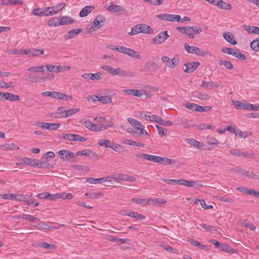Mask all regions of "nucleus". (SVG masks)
Returning a JSON list of instances; mask_svg holds the SVG:
<instances>
[{"mask_svg":"<svg viewBox=\"0 0 259 259\" xmlns=\"http://www.w3.org/2000/svg\"><path fill=\"white\" fill-rule=\"evenodd\" d=\"M219 65L220 66L224 65L227 68L229 69L233 68V65L230 61L221 60L219 62Z\"/></svg>","mask_w":259,"mask_h":259,"instance_id":"48","label":"nucleus"},{"mask_svg":"<svg viewBox=\"0 0 259 259\" xmlns=\"http://www.w3.org/2000/svg\"><path fill=\"white\" fill-rule=\"evenodd\" d=\"M24 197L25 195L23 194H13L12 200H14L17 201L24 202Z\"/></svg>","mask_w":259,"mask_h":259,"instance_id":"54","label":"nucleus"},{"mask_svg":"<svg viewBox=\"0 0 259 259\" xmlns=\"http://www.w3.org/2000/svg\"><path fill=\"white\" fill-rule=\"evenodd\" d=\"M32 13L33 15L38 16H48V12L46 11V8L42 11L39 8L35 9L33 10Z\"/></svg>","mask_w":259,"mask_h":259,"instance_id":"35","label":"nucleus"},{"mask_svg":"<svg viewBox=\"0 0 259 259\" xmlns=\"http://www.w3.org/2000/svg\"><path fill=\"white\" fill-rule=\"evenodd\" d=\"M94 9L93 6H88L84 7L79 13L80 17H83L87 16Z\"/></svg>","mask_w":259,"mask_h":259,"instance_id":"29","label":"nucleus"},{"mask_svg":"<svg viewBox=\"0 0 259 259\" xmlns=\"http://www.w3.org/2000/svg\"><path fill=\"white\" fill-rule=\"evenodd\" d=\"M194 97L197 98L202 100H207L209 99V96L206 94H203L199 91H195L192 93Z\"/></svg>","mask_w":259,"mask_h":259,"instance_id":"23","label":"nucleus"},{"mask_svg":"<svg viewBox=\"0 0 259 259\" xmlns=\"http://www.w3.org/2000/svg\"><path fill=\"white\" fill-rule=\"evenodd\" d=\"M58 99H61L64 101H67L72 99V97L71 96H67L66 95L62 93L58 92Z\"/></svg>","mask_w":259,"mask_h":259,"instance_id":"53","label":"nucleus"},{"mask_svg":"<svg viewBox=\"0 0 259 259\" xmlns=\"http://www.w3.org/2000/svg\"><path fill=\"white\" fill-rule=\"evenodd\" d=\"M27 204L31 207H34L39 205V203L32 195H25L24 201Z\"/></svg>","mask_w":259,"mask_h":259,"instance_id":"9","label":"nucleus"},{"mask_svg":"<svg viewBox=\"0 0 259 259\" xmlns=\"http://www.w3.org/2000/svg\"><path fill=\"white\" fill-rule=\"evenodd\" d=\"M84 125L87 128L92 131L98 132V124L93 123L90 121H87L84 122Z\"/></svg>","mask_w":259,"mask_h":259,"instance_id":"27","label":"nucleus"},{"mask_svg":"<svg viewBox=\"0 0 259 259\" xmlns=\"http://www.w3.org/2000/svg\"><path fill=\"white\" fill-rule=\"evenodd\" d=\"M219 8L226 10H230L232 9V5L221 0L219 4Z\"/></svg>","mask_w":259,"mask_h":259,"instance_id":"44","label":"nucleus"},{"mask_svg":"<svg viewBox=\"0 0 259 259\" xmlns=\"http://www.w3.org/2000/svg\"><path fill=\"white\" fill-rule=\"evenodd\" d=\"M46 67L49 72H59V66L50 64L47 65Z\"/></svg>","mask_w":259,"mask_h":259,"instance_id":"51","label":"nucleus"},{"mask_svg":"<svg viewBox=\"0 0 259 259\" xmlns=\"http://www.w3.org/2000/svg\"><path fill=\"white\" fill-rule=\"evenodd\" d=\"M245 30L251 33L259 34V27L253 26H247L244 25L243 26Z\"/></svg>","mask_w":259,"mask_h":259,"instance_id":"30","label":"nucleus"},{"mask_svg":"<svg viewBox=\"0 0 259 259\" xmlns=\"http://www.w3.org/2000/svg\"><path fill=\"white\" fill-rule=\"evenodd\" d=\"M161 60L166 65L171 68H174L177 66L179 64L178 59H176L175 58L172 59L167 56H162L161 58Z\"/></svg>","mask_w":259,"mask_h":259,"instance_id":"7","label":"nucleus"},{"mask_svg":"<svg viewBox=\"0 0 259 259\" xmlns=\"http://www.w3.org/2000/svg\"><path fill=\"white\" fill-rule=\"evenodd\" d=\"M200 226L201 227L203 228L204 229H205L207 231H209L212 232L217 231V228L215 227L211 226H209V225H206L205 224H201L200 225Z\"/></svg>","mask_w":259,"mask_h":259,"instance_id":"55","label":"nucleus"},{"mask_svg":"<svg viewBox=\"0 0 259 259\" xmlns=\"http://www.w3.org/2000/svg\"><path fill=\"white\" fill-rule=\"evenodd\" d=\"M193 31L192 27L187 26L185 34L189 36L190 38H194V35L193 34Z\"/></svg>","mask_w":259,"mask_h":259,"instance_id":"60","label":"nucleus"},{"mask_svg":"<svg viewBox=\"0 0 259 259\" xmlns=\"http://www.w3.org/2000/svg\"><path fill=\"white\" fill-rule=\"evenodd\" d=\"M174 15L168 14H160L157 15V17L161 20L174 22Z\"/></svg>","mask_w":259,"mask_h":259,"instance_id":"28","label":"nucleus"},{"mask_svg":"<svg viewBox=\"0 0 259 259\" xmlns=\"http://www.w3.org/2000/svg\"><path fill=\"white\" fill-rule=\"evenodd\" d=\"M125 214L130 217L135 218L138 220H144L145 218V217L142 214H140L137 212H134L131 210H129L128 211L125 212Z\"/></svg>","mask_w":259,"mask_h":259,"instance_id":"19","label":"nucleus"},{"mask_svg":"<svg viewBox=\"0 0 259 259\" xmlns=\"http://www.w3.org/2000/svg\"><path fill=\"white\" fill-rule=\"evenodd\" d=\"M131 201L134 203L142 204L144 203L149 204L151 201H153V199H141V198H132Z\"/></svg>","mask_w":259,"mask_h":259,"instance_id":"42","label":"nucleus"},{"mask_svg":"<svg viewBox=\"0 0 259 259\" xmlns=\"http://www.w3.org/2000/svg\"><path fill=\"white\" fill-rule=\"evenodd\" d=\"M74 20L72 19L71 17L68 16L60 17V25H67L71 24L74 22Z\"/></svg>","mask_w":259,"mask_h":259,"instance_id":"25","label":"nucleus"},{"mask_svg":"<svg viewBox=\"0 0 259 259\" xmlns=\"http://www.w3.org/2000/svg\"><path fill=\"white\" fill-rule=\"evenodd\" d=\"M81 77L87 80L92 79L93 80H99L101 78V73L98 72L96 73H87L82 74Z\"/></svg>","mask_w":259,"mask_h":259,"instance_id":"12","label":"nucleus"},{"mask_svg":"<svg viewBox=\"0 0 259 259\" xmlns=\"http://www.w3.org/2000/svg\"><path fill=\"white\" fill-rule=\"evenodd\" d=\"M141 33L140 24L135 25L132 29V31L128 32V34L130 36L136 35Z\"/></svg>","mask_w":259,"mask_h":259,"instance_id":"39","label":"nucleus"},{"mask_svg":"<svg viewBox=\"0 0 259 259\" xmlns=\"http://www.w3.org/2000/svg\"><path fill=\"white\" fill-rule=\"evenodd\" d=\"M105 20V17L99 15L97 16L95 21L92 24L90 29L99 28L103 25V22Z\"/></svg>","mask_w":259,"mask_h":259,"instance_id":"10","label":"nucleus"},{"mask_svg":"<svg viewBox=\"0 0 259 259\" xmlns=\"http://www.w3.org/2000/svg\"><path fill=\"white\" fill-rule=\"evenodd\" d=\"M137 157L140 158L145 159L146 160L155 162H158V160L160 159V156H155L152 155H149L148 154H140L137 155Z\"/></svg>","mask_w":259,"mask_h":259,"instance_id":"11","label":"nucleus"},{"mask_svg":"<svg viewBox=\"0 0 259 259\" xmlns=\"http://www.w3.org/2000/svg\"><path fill=\"white\" fill-rule=\"evenodd\" d=\"M27 78L30 82L35 83L38 81V78L31 73L27 75Z\"/></svg>","mask_w":259,"mask_h":259,"instance_id":"64","label":"nucleus"},{"mask_svg":"<svg viewBox=\"0 0 259 259\" xmlns=\"http://www.w3.org/2000/svg\"><path fill=\"white\" fill-rule=\"evenodd\" d=\"M214 83L213 82H206L203 81L201 85L202 87H203L206 89H211L213 88Z\"/></svg>","mask_w":259,"mask_h":259,"instance_id":"61","label":"nucleus"},{"mask_svg":"<svg viewBox=\"0 0 259 259\" xmlns=\"http://www.w3.org/2000/svg\"><path fill=\"white\" fill-rule=\"evenodd\" d=\"M15 148V145L13 144H7L0 146V149L11 150Z\"/></svg>","mask_w":259,"mask_h":259,"instance_id":"63","label":"nucleus"},{"mask_svg":"<svg viewBox=\"0 0 259 259\" xmlns=\"http://www.w3.org/2000/svg\"><path fill=\"white\" fill-rule=\"evenodd\" d=\"M185 141L190 145L197 149H200L202 147L201 143L195 140L194 139L186 138Z\"/></svg>","mask_w":259,"mask_h":259,"instance_id":"21","label":"nucleus"},{"mask_svg":"<svg viewBox=\"0 0 259 259\" xmlns=\"http://www.w3.org/2000/svg\"><path fill=\"white\" fill-rule=\"evenodd\" d=\"M230 153L233 155L239 157H246L248 154L242 150L238 149H232L230 151Z\"/></svg>","mask_w":259,"mask_h":259,"instance_id":"16","label":"nucleus"},{"mask_svg":"<svg viewBox=\"0 0 259 259\" xmlns=\"http://www.w3.org/2000/svg\"><path fill=\"white\" fill-rule=\"evenodd\" d=\"M108 10L110 12L118 13L123 10L124 9L120 6L113 5L112 3L111 5L108 7Z\"/></svg>","mask_w":259,"mask_h":259,"instance_id":"40","label":"nucleus"},{"mask_svg":"<svg viewBox=\"0 0 259 259\" xmlns=\"http://www.w3.org/2000/svg\"><path fill=\"white\" fill-rule=\"evenodd\" d=\"M61 126L60 123H48L47 130H55L58 129Z\"/></svg>","mask_w":259,"mask_h":259,"instance_id":"59","label":"nucleus"},{"mask_svg":"<svg viewBox=\"0 0 259 259\" xmlns=\"http://www.w3.org/2000/svg\"><path fill=\"white\" fill-rule=\"evenodd\" d=\"M127 121L132 126L138 131L143 130V128L145 127V126L140 121L132 117L128 118Z\"/></svg>","mask_w":259,"mask_h":259,"instance_id":"13","label":"nucleus"},{"mask_svg":"<svg viewBox=\"0 0 259 259\" xmlns=\"http://www.w3.org/2000/svg\"><path fill=\"white\" fill-rule=\"evenodd\" d=\"M121 142L124 144H127L131 146H135L138 147H144L145 145L142 143L136 142L132 140L123 139Z\"/></svg>","mask_w":259,"mask_h":259,"instance_id":"22","label":"nucleus"},{"mask_svg":"<svg viewBox=\"0 0 259 259\" xmlns=\"http://www.w3.org/2000/svg\"><path fill=\"white\" fill-rule=\"evenodd\" d=\"M98 144L100 146H104L106 148H110L111 146V142L108 140H99Z\"/></svg>","mask_w":259,"mask_h":259,"instance_id":"46","label":"nucleus"},{"mask_svg":"<svg viewBox=\"0 0 259 259\" xmlns=\"http://www.w3.org/2000/svg\"><path fill=\"white\" fill-rule=\"evenodd\" d=\"M145 119H146L147 120L152 121H155L157 123H159L160 118V116H159L157 115H152V116H150V115H147L146 114H145Z\"/></svg>","mask_w":259,"mask_h":259,"instance_id":"50","label":"nucleus"},{"mask_svg":"<svg viewBox=\"0 0 259 259\" xmlns=\"http://www.w3.org/2000/svg\"><path fill=\"white\" fill-rule=\"evenodd\" d=\"M54 194H50L48 192H43L38 194L36 197L40 199H46L48 200H54Z\"/></svg>","mask_w":259,"mask_h":259,"instance_id":"36","label":"nucleus"},{"mask_svg":"<svg viewBox=\"0 0 259 259\" xmlns=\"http://www.w3.org/2000/svg\"><path fill=\"white\" fill-rule=\"evenodd\" d=\"M160 159L158 160V162L159 163L163 164H171L172 163H174L175 162L173 160L169 159L167 157H160Z\"/></svg>","mask_w":259,"mask_h":259,"instance_id":"45","label":"nucleus"},{"mask_svg":"<svg viewBox=\"0 0 259 259\" xmlns=\"http://www.w3.org/2000/svg\"><path fill=\"white\" fill-rule=\"evenodd\" d=\"M123 174H115L112 177V178L113 179V180L114 181L117 182L118 183H120L121 181H123Z\"/></svg>","mask_w":259,"mask_h":259,"instance_id":"58","label":"nucleus"},{"mask_svg":"<svg viewBox=\"0 0 259 259\" xmlns=\"http://www.w3.org/2000/svg\"><path fill=\"white\" fill-rule=\"evenodd\" d=\"M125 55H127L130 57L135 58V59H139L140 58V56L138 52L134 50L133 49L128 48L126 51V53Z\"/></svg>","mask_w":259,"mask_h":259,"instance_id":"38","label":"nucleus"},{"mask_svg":"<svg viewBox=\"0 0 259 259\" xmlns=\"http://www.w3.org/2000/svg\"><path fill=\"white\" fill-rule=\"evenodd\" d=\"M44 54V50L32 48L29 49V57H38Z\"/></svg>","mask_w":259,"mask_h":259,"instance_id":"24","label":"nucleus"},{"mask_svg":"<svg viewBox=\"0 0 259 259\" xmlns=\"http://www.w3.org/2000/svg\"><path fill=\"white\" fill-rule=\"evenodd\" d=\"M85 195L88 198L91 199L97 198L100 196H102V194L101 193H87Z\"/></svg>","mask_w":259,"mask_h":259,"instance_id":"56","label":"nucleus"},{"mask_svg":"<svg viewBox=\"0 0 259 259\" xmlns=\"http://www.w3.org/2000/svg\"><path fill=\"white\" fill-rule=\"evenodd\" d=\"M0 4L3 5H17V4H22V2L18 0H1Z\"/></svg>","mask_w":259,"mask_h":259,"instance_id":"37","label":"nucleus"},{"mask_svg":"<svg viewBox=\"0 0 259 259\" xmlns=\"http://www.w3.org/2000/svg\"><path fill=\"white\" fill-rule=\"evenodd\" d=\"M179 182L180 185L193 188L195 189H198L203 186L202 184L198 181H189L181 179V181Z\"/></svg>","mask_w":259,"mask_h":259,"instance_id":"2","label":"nucleus"},{"mask_svg":"<svg viewBox=\"0 0 259 259\" xmlns=\"http://www.w3.org/2000/svg\"><path fill=\"white\" fill-rule=\"evenodd\" d=\"M185 48L188 53L195 54L198 56H203L204 55V52L199 48L195 46H190L188 44H185Z\"/></svg>","mask_w":259,"mask_h":259,"instance_id":"5","label":"nucleus"},{"mask_svg":"<svg viewBox=\"0 0 259 259\" xmlns=\"http://www.w3.org/2000/svg\"><path fill=\"white\" fill-rule=\"evenodd\" d=\"M54 200L61 198L62 199L71 200L73 198V195L71 193L61 192L54 194Z\"/></svg>","mask_w":259,"mask_h":259,"instance_id":"14","label":"nucleus"},{"mask_svg":"<svg viewBox=\"0 0 259 259\" xmlns=\"http://www.w3.org/2000/svg\"><path fill=\"white\" fill-rule=\"evenodd\" d=\"M184 106L186 108L192 111H197L198 106V105L197 104L194 103H187Z\"/></svg>","mask_w":259,"mask_h":259,"instance_id":"52","label":"nucleus"},{"mask_svg":"<svg viewBox=\"0 0 259 259\" xmlns=\"http://www.w3.org/2000/svg\"><path fill=\"white\" fill-rule=\"evenodd\" d=\"M101 68L107 71L113 76L118 75L122 77H125L127 75V72L120 68H114L111 66L103 65L101 66Z\"/></svg>","mask_w":259,"mask_h":259,"instance_id":"1","label":"nucleus"},{"mask_svg":"<svg viewBox=\"0 0 259 259\" xmlns=\"http://www.w3.org/2000/svg\"><path fill=\"white\" fill-rule=\"evenodd\" d=\"M82 31L81 28L76 29L70 30L68 32L67 34L65 35V38L66 39H71L74 37L75 36L81 33Z\"/></svg>","mask_w":259,"mask_h":259,"instance_id":"17","label":"nucleus"},{"mask_svg":"<svg viewBox=\"0 0 259 259\" xmlns=\"http://www.w3.org/2000/svg\"><path fill=\"white\" fill-rule=\"evenodd\" d=\"M66 6V4L65 3H61L55 6L46 8V11L48 12L49 15H54L55 14H58L60 11H61L63 8L65 7Z\"/></svg>","mask_w":259,"mask_h":259,"instance_id":"4","label":"nucleus"},{"mask_svg":"<svg viewBox=\"0 0 259 259\" xmlns=\"http://www.w3.org/2000/svg\"><path fill=\"white\" fill-rule=\"evenodd\" d=\"M141 33L152 34L153 33V29L149 26L145 24H140Z\"/></svg>","mask_w":259,"mask_h":259,"instance_id":"33","label":"nucleus"},{"mask_svg":"<svg viewBox=\"0 0 259 259\" xmlns=\"http://www.w3.org/2000/svg\"><path fill=\"white\" fill-rule=\"evenodd\" d=\"M236 51H237L236 49H233V48H229L225 47V48H223L222 49V52L223 53H226V54H229V55H233L234 56H235V55H236L235 54Z\"/></svg>","mask_w":259,"mask_h":259,"instance_id":"49","label":"nucleus"},{"mask_svg":"<svg viewBox=\"0 0 259 259\" xmlns=\"http://www.w3.org/2000/svg\"><path fill=\"white\" fill-rule=\"evenodd\" d=\"M58 155L61 158L65 160H69L75 158V154L68 150H61L59 151Z\"/></svg>","mask_w":259,"mask_h":259,"instance_id":"8","label":"nucleus"},{"mask_svg":"<svg viewBox=\"0 0 259 259\" xmlns=\"http://www.w3.org/2000/svg\"><path fill=\"white\" fill-rule=\"evenodd\" d=\"M39 245L40 247L45 248H51L53 249L55 248V245L52 244H49L46 242H40Z\"/></svg>","mask_w":259,"mask_h":259,"instance_id":"62","label":"nucleus"},{"mask_svg":"<svg viewBox=\"0 0 259 259\" xmlns=\"http://www.w3.org/2000/svg\"><path fill=\"white\" fill-rule=\"evenodd\" d=\"M110 148L113 149L115 151L120 152L122 150V147L120 145L117 143H113L111 144Z\"/></svg>","mask_w":259,"mask_h":259,"instance_id":"57","label":"nucleus"},{"mask_svg":"<svg viewBox=\"0 0 259 259\" xmlns=\"http://www.w3.org/2000/svg\"><path fill=\"white\" fill-rule=\"evenodd\" d=\"M220 248H221L223 251L227 252H235L234 249L232 248V247H231L230 246L226 244L221 243Z\"/></svg>","mask_w":259,"mask_h":259,"instance_id":"43","label":"nucleus"},{"mask_svg":"<svg viewBox=\"0 0 259 259\" xmlns=\"http://www.w3.org/2000/svg\"><path fill=\"white\" fill-rule=\"evenodd\" d=\"M4 96H5V100L11 101H17L19 100V96L18 95H14L12 93H5Z\"/></svg>","mask_w":259,"mask_h":259,"instance_id":"32","label":"nucleus"},{"mask_svg":"<svg viewBox=\"0 0 259 259\" xmlns=\"http://www.w3.org/2000/svg\"><path fill=\"white\" fill-rule=\"evenodd\" d=\"M224 38L229 43L236 45L237 42L234 39L233 35L230 32H226L223 34Z\"/></svg>","mask_w":259,"mask_h":259,"instance_id":"26","label":"nucleus"},{"mask_svg":"<svg viewBox=\"0 0 259 259\" xmlns=\"http://www.w3.org/2000/svg\"><path fill=\"white\" fill-rule=\"evenodd\" d=\"M95 99H93V100L96 101L97 100L102 102L103 103H112V98L110 96H95Z\"/></svg>","mask_w":259,"mask_h":259,"instance_id":"18","label":"nucleus"},{"mask_svg":"<svg viewBox=\"0 0 259 259\" xmlns=\"http://www.w3.org/2000/svg\"><path fill=\"white\" fill-rule=\"evenodd\" d=\"M199 65L198 62H193L184 64L182 69L185 72L191 73L194 71Z\"/></svg>","mask_w":259,"mask_h":259,"instance_id":"6","label":"nucleus"},{"mask_svg":"<svg viewBox=\"0 0 259 259\" xmlns=\"http://www.w3.org/2000/svg\"><path fill=\"white\" fill-rule=\"evenodd\" d=\"M123 92L128 95H132L138 97L141 96L143 94V92L139 90L125 89L123 90Z\"/></svg>","mask_w":259,"mask_h":259,"instance_id":"20","label":"nucleus"},{"mask_svg":"<svg viewBox=\"0 0 259 259\" xmlns=\"http://www.w3.org/2000/svg\"><path fill=\"white\" fill-rule=\"evenodd\" d=\"M250 47L255 51H259V38H256L251 42Z\"/></svg>","mask_w":259,"mask_h":259,"instance_id":"47","label":"nucleus"},{"mask_svg":"<svg viewBox=\"0 0 259 259\" xmlns=\"http://www.w3.org/2000/svg\"><path fill=\"white\" fill-rule=\"evenodd\" d=\"M46 66H32L28 68V70L30 72H42L45 70Z\"/></svg>","mask_w":259,"mask_h":259,"instance_id":"34","label":"nucleus"},{"mask_svg":"<svg viewBox=\"0 0 259 259\" xmlns=\"http://www.w3.org/2000/svg\"><path fill=\"white\" fill-rule=\"evenodd\" d=\"M239 172L242 175H244L248 178H250L251 179H256V175L254 174V172L252 171H246L243 169H240Z\"/></svg>","mask_w":259,"mask_h":259,"instance_id":"41","label":"nucleus"},{"mask_svg":"<svg viewBox=\"0 0 259 259\" xmlns=\"http://www.w3.org/2000/svg\"><path fill=\"white\" fill-rule=\"evenodd\" d=\"M169 37L167 31L161 32L156 36L152 39V41L155 45H159L163 42Z\"/></svg>","mask_w":259,"mask_h":259,"instance_id":"3","label":"nucleus"},{"mask_svg":"<svg viewBox=\"0 0 259 259\" xmlns=\"http://www.w3.org/2000/svg\"><path fill=\"white\" fill-rule=\"evenodd\" d=\"M234 104L237 109L240 108L241 109L247 110L248 111H251V109H252L251 107H252V104L243 103L238 101H236L234 103Z\"/></svg>","mask_w":259,"mask_h":259,"instance_id":"15","label":"nucleus"},{"mask_svg":"<svg viewBox=\"0 0 259 259\" xmlns=\"http://www.w3.org/2000/svg\"><path fill=\"white\" fill-rule=\"evenodd\" d=\"M60 17H53L48 21V24L50 26L56 27L60 25Z\"/></svg>","mask_w":259,"mask_h":259,"instance_id":"31","label":"nucleus"}]
</instances>
